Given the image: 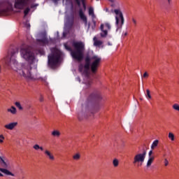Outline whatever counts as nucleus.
I'll list each match as a JSON object with an SVG mask.
<instances>
[{
  "label": "nucleus",
  "mask_w": 179,
  "mask_h": 179,
  "mask_svg": "<svg viewBox=\"0 0 179 179\" xmlns=\"http://www.w3.org/2000/svg\"><path fill=\"white\" fill-rule=\"evenodd\" d=\"M18 53L19 50L16 48L10 50L8 55L4 58L6 65L10 66L12 69L16 71L20 76H22L25 79H31L33 80L40 79V76L37 73V64H34L36 62V56L33 50H31V47L24 46L20 50L21 56L29 64H19L16 59H15V55Z\"/></svg>",
  "instance_id": "nucleus-1"
},
{
  "label": "nucleus",
  "mask_w": 179,
  "mask_h": 179,
  "mask_svg": "<svg viewBox=\"0 0 179 179\" xmlns=\"http://www.w3.org/2000/svg\"><path fill=\"white\" fill-rule=\"evenodd\" d=\"M73 46L76 50H72L71 46L66 44L64 45L66 50L71 52L72 58L78 62H81L83 60V51H85V44H83L82 42H73Z\"/></svg>",
  "instance_id": "nucleus-2"
},
{
  "label": "nucleus",
  "mask_w": 179,
  "mask_h": 179,
  "mask_svg": "<svg viewBox=\"0 0 179 179\" xmlns=\"http://www.w3.org/2000/svg\"><path fill=\"white\" fill-rule=\"evenodd\" d=\"M62 59V52L58 49H54L51 54L48 56V65L51 69H55L58 66V64Z\"/></svg>",
  "instance_id": "nucleus-3"
},
{
  "label": "nucleus",
  "mask_w": 179,
  "mask_h": 179,
  "mask_svg": "<svg viewBox=\"0 0 179 179\" xmlns=\"http://www.w3.org/2000/svg\"><path fill=\"white\" fill-rule=\"evenodd\" d=\"M31 3V0H15L14 8L15 9H20L24 10V17H26L27 15H29V12H30V3Z\"/></svg>",
  "instance_id": "nucleus-4"
},
{
  "label": "nucleus",
  "mask_w": 179,
  "mask_h": 179,
  "mask_svg": "<svg viewBox=\"0 0 179 179\" xmlns=\"http://www.w3.org/2000/svg\"><path fill=\"white\" fill-rule=\"evenodd\" d=\"M0 160L1 162V167H3L0 168V171L1 173H3V174H6V176H11L12 177H15V174L8 170V169L10 168V164L9 163V160L5 158V157H0Z\"/></svg>",
  "instance_id": "nucleus-5"
},
{
  "label": "nucleus",
  "mask_w": 179,
  "mask_h": 179,
  "mask_svg": "<svg viewBox=\"0 0 179 179\" xmlns=\"http://www.w3.org/2000/svg\"><path fill=\"white\" fill-rule=\"evenodd\" d=\"M114 13L117 15L115 16V25L118 29H121L122 26H124V23L125 22V20L124 18V15L122 14V12L120 9H115Z\"/></svg>",
  "instance_id": "nucleus-6"
},
{
  "label": "nucleus",
  "mask_w": 179,
  "mask_h": 179,
  "mask_svg": "<svg viewBox=\"0 0 179 179\" xmlns=\"http://www.w3.org/2000/svg\"><path fill=\"white\" fill-rule=\"evenodd\" d=\"M92 62L91 64V71L92 73H96L97 72V69L99 68L100 65V62H101V57L94 55L91 58Z\"/></svg>",
  "instance_id": "nucleus-7"
},
{
  "label": "nucleus",
  "mask_w": 179,
  "mask_h": 179,
  "mask_svg": "<svg viewBox=\"0 0 179 179\" xmlns=\"http://www.w3.org/2000/svg\"><path fill=\"white\" fill-rule=\"evenodd\" d=\"M146 157V150H143V153L136 154L134 157L133 164H137L138 166H142Z\"/></svg>",
  "instance_id": "nucleus-8"
},
{
  "label": "nucleus",
  "mask_w": 179,
  "mask_h": 179,
  "mask_svg": "<svg viewBox=\"0 0 179 179\" xmlns=\"http://www.w3.org/2000/svg\"><path fill=\"white\" fill-rule=\"evenodd\" d=\"M104 27L108 30H111V25L110 24V23L106 22L104 24H101L100 27L101 31L100 36L101 37H102V38L107 37L108 34V31L107 29H104Z\"/></svg>",
  "instance_id": "nucleus-9"
},
{
  "label": "nucleus",
  "mask_w": 179,
  "mask_h": 179,
  "mask_svg": "<svg viewBox=\"0 0 179 179\" xmlns=\"http://www.w3.org/2000/svg\"><path fill=\"white\" fill-rule=\"evenodd\" d=\"M36 43L38 45H41V47H44V45H45V31L39 33L38 34Z\"/></svg>",
  "instance_id": "nucleus-10"
},
{
  "label": "nucleus",
  "mask_w": 179,
  "mask_h": 179,
  "mask_svg": "<svg viewBox=\"0 0 179 179\" xmlns=\"http://www.w3.org/2000/svg\"><path fill=\"white\" fill-rule=\"evenodd\" d=\"M100 100H101V95L97 92L91 94L87 99L88 103H94Z\"/></svg>",
  "instance_id": "nucleus-11"
},
{
  "label": "nucleus",
  "mask_w": 179,
  "mask_h": 179,
  "mask_svg": "<svg viewBox=\"0 0 179 179\" xmlns=\"http://www.w3.org/2000/svg\"><path fill=\"white\" fill-rule=\"evenodd\" d=\"M8 3L6 1H2L0 3V8H1V9H0V12L1 13H6V12H8Z\"/></svg>",
  "instance_id": "nucleus-12"
},
{
  "label": "nucleus",
  "mask_w": 179,
  "mask_h": 179,
  "mask_svg": "<svg viewBox=\"0 0 179 179\" xmlns=\"http://www.w3.org/2000/svg\"><path fill=\"white\" fill-rule=\"evenodd\" d=\"M16 127H17V122H10L4 125V128H6V129H8L9 131H13Z\"/></svg>",
  "instance_id": "nucleus-13"
},
{
  "label": "nucleus",
  "mask_w": 179,
  "mask_h": 179,
  "mask_svg": "<svg viewBox=\"0 0 179 179\" xmlns=\"http://www.w3.org/2000/svg\"><path fill=\"white\" fill-rule=\"evenodd\" d=\"M54 3H58V1L59 0H52ZM65 2L66 6H71V8H73V4L72 3V0H63V3Z\"/></svg>",
  "instance_id": "nucleus-14"
},
{
  "label": "nucleus",
  "mask_w": 179,
  "mask_h": 179,
  "mask_svg": "<svg viewBox=\"0 0 179 179\" xmlns=\"http://www.w3.org/2000/svg\"><path fill=\"white\" fill-rule=\"evenodd\" d=\"M109 2H111L110 4L111 8H118L120 6V2L118 0H108Z\"/></svg>",
  "instance_id": "nucleus-15"
},
{
  "label": "nucleus",
  "mask_w": 179,
  "mask_h": 179,
  "mask_svg": "<svg viewBox=\"0 0 179 179\" xmlns=\"http://www.w3.org/2000/svg\"><path fill=\"white\" fill-rule=\"evenodd\" d=\"M79 15H80V19H82V20H83V22H86V20H87V17H86V15H85V14L83 13V11L82 10H80Z\"/></svg>",
  "instance_id": "nucleus-16"
},
{
  "label": "nucleus",
  "mask_w": 179,
  "mask_h": 179,
  "mask_svg": "<svg viewBox=\"0 0 179 179\" xmlns=\"http://www.w3.org/2000/svg\"><path fill=\"white\" fill-rule=\"evenodd\" d=\"M8 113H11L13 115H15L17 113L16 108L15 106H11L10 108L7 109Z\"/></svg>",
  "instance_id": "nucleus-17"
},
{
  "label": "nucleus",
  "mask_w": 179,
  "mask_h": 179,
  "mask_svg": "<svg viewBox=\"0 0 179 179\" xmlns=\"http://www.w3.org/2000/svg\"><path fill=\"white\" fill-rule=\"evenodd\" d=\"M154 160H155V157H150L147 162V167H150Z\"/></svg>",
  "instance_id": "nucleus-18"
},
{
  "label": "nucleus",
  "mask_w": 179,
  "mask_h": 179,
  "mask_svg": "<svg viewBox=\"0 0 179 179\" xmlns=\"http://www.w3.org/2000/svg\"><path fill=\"white\" fill-rule=\"evenodd\" d=\"M90 69H84V71H83V75H85V78H87L88 79L90 76Z\"/></svg>",
  "instance_id": "nucleus-19"
},
{
  "label": "nucleus",
  "mask_w": 179,
  "mask_h": 179,
  "mask_svg": "<svg viewBox=\"0 0 179 179\" xmlns=\"http://www.w3.org/2000/svg\"><path fill=\"white\" fill-rule=\"evenodd\" d=\"M94 45L96 46H100L101 44H103V42L101 41H97V38L96 36L94 37Z\"/></svg>",
  "instance_id": "nucleus-20"
},
{
  "label": "nucleus",
  "mask_w": 179,
  "mask_h": 179,
  "mask_svg": "<svg viewBox=\"0 0 179 179\" xmlns=\"http://www.w3.org/2000/svg\"><path fill=\"white\" fill-rule=\"evenodd\" d=\"M52 136H55L56 138H59V136H61V132H59V131L58 130H54L52 132Z\"/></svg>",
  "instance_id": "nucleus-21"
},
{
  "label": "nucleus",
  "mask_w": 179,
  "mask_h": 179,
  "mask_svg": "<svg viewBox=\"0 0 179 179\" xmlns=\"http://www.w3.org/2000/svg\"><path fill=\"white\" fill-rule=\"evenodd\" d=\"M45 155H47L50 160H55V157H54V155L51 152H50L48 150L45 151Z\"/></svg>",
  "instance_id": "nucleus-22"
},
{
  "label": "nucleus",
  "mask_w": 179,
  "mask_h": 179,
  "mask_svg": "<svg viewBox=\"0 0 179 179\" xmlns=\"http://www.w3.org/2000/svg\"><path fill=\"white\" fill-rule=\"evenodd\" d=\"M159 145V140H155L153 141L152 145H151V149H154Z\"/></svg>",
  "instance_id": "nucleus-23"
},
{
  "label": "nucleus",
  "mask_w": 179,
  "mask_h": 179,
  "mask_svg": "<svg viewBox=\"0 0 179 179\" xmlns=\"http://www.w3.org/2000/svg\"><path fill=\"white\" fill-rule=\"evenodd\" d=\"M168 137L169 138V139H171V141H174L176 140V137L174 136V134L169 132V136Z\"/></svg>",
  "instance_id": "nucleus-24"
},
{
  "label": "nucleus",
  "mask_w": 179,
  "mask_h": 179,
  "mask_svg": "<svg viewBox=\"0 0 179 179\" xmlns=\"http://www.w3.org/2000/svg\"><path fill=\"white\" fill-rule=\"evenodd\" d=\"M145 97H147L148 100H150V99H152V95H150V90H146Z\"/></svg>",
  "instance_id": "nucleus-25"
},
{
  "label": "nucleus",
  "mask_w": 179,
  "mask_h": 179,
  "mask_svg": "<svg viewBox=\"0 0 179 179\" xmlns=\"http://www.w3.org/2000/svg\"><path fill=\"white\" fill-rule=\"evenodd\" d=\"M15 106H16L17 108L19 110H23V107H22V105L20 104V102L16 101L15 103Z\"/></svg>",
  "instance_id": "nucleus-26"
},
{
  "label": "nucleus",
  "mask_w": 179,
  "mask_h": 179,
  "mask_svg": "<svg viewBox=\"0 0 179 179\" xmlns=\"http://www.w3.org/2000/svg\"><path fill=\"white\" fill-rule=\"evenodd\" d=\"M113 164L114 167H118V164H120V162L117 159H115L113 161Z\"/></svg>",
  "instance_id": "nucleus-27"
},
{
  "label": "nucleus",
  "mask_w": 179,
  "mask_h": 179,
  "mask_svg": "<svg viewBox=\"0 0 179 179\" xmlns=\"http://www.w3.org/2000/svg\"><path fill=\"white\" fill-rule=\"evenodd\" d=\"M172 108H173V110H175L176 111H178L179 112V105L178 103H174L172 106Z\"/></svg>",
  "instance_id": "nucleus-28"
},
{
  "label": "nucleus",
  "mask_w": 179,
  "mask_h": 179,
  "mask_svg": "<svg viewBox=\"0 0 179 179\" xmlns=\"http://www.w3.org/2000/svg\"><path fill=\"white\" fill-rule=\"evenodd\" d=\"M88 13L90 16H92V15H94V10L93 8L90 7L88 10Z\"/></svg>",
  "instance_id": "nucleus-29"
},
{
  "label": "nucleus",
  "mask_w": 179,
  "mask_h": 179,
  "mask_svg": "<svg viewBox=\"0 0 179 179\" xmlns=\"http://www.w3.org/2000/svg\"><path fill=\"white\" fill-rule=\"evenodd\" d=\"M131 22H133L134 27H136V26L138 25V21L136 20V19H135V17H132Z\"/></svg>",
  "instance_id": "nucleus-30"
},
{
  "label": "nucleus",
  "mask_w": 179,
  "mask_h": 179,
  "mask_svg": "<svg viewBox=\"0 0 179 179\" xmlns=\"http://www.w3.org/2000/svg\"><path fill=\"white\" fill-rule=\"evenodd\" d=\"M83 69H85V66H83V64H80L78 66L79 72H80V73L83 72Z\"/></svg>",
  "instance_id": "nucleus-31"
},
{
  "label": "nucleus",
  "mask_w": 179,
  "mask_h": 179,
  "mask_svg": "<svg viewBox=\"0 0 179 179\" xmlns=\"http://www.w3.org/2000/svg\"><path fill=\"white\" fill-rule=\"evenodd\" d=\"M73 159L74 160H79V159H80V154H76L74 156H73Z\"/></svg>",
  "instance_id": "nucleus-32"
},
{
  "label": "nucleus",
  "mask_w": 179,
  "mask_h": 179,
  "mask_svg": "<svg viewBox=\"0 0 179 179\" xmlns=\"http://www.w3.org/2000/svg\"><path fill=\"white\" fill-rule=\"evenodd\" d=\"M91 17H92V23H94V24H96V23H97L96 22V15H94V14H92V15H91Z\"/></svg>",
  "instance_id": "nucleus-33"
},
{
  "label": "nucleus",
  "mask_w": 179,
  "mask_h": 179,
  "mask_svg": "<svg viewBox=\"0 0 179 179\" xmlns=\"http://www.w3.org/2000/svg\"><path fill=\"white\" fill-rule=\"evenodd\" d=\"M84 69H90V63H85L84 65Z\"/></svg>",
  "instance_id": "nucleus-34"
},
{
  "label": "nucleus",
  "mask_w": 179,
  "mask_h": 179,
  "mask_svg": "<svg viewBox=\"0 0 179 179\" xmlns=\"http://www.w3.org/2000/svg\"><path fill=\"white\" fill-rule=\"evenodd\" d=\"M33 148L34 149H35V150H40V145H38V144L34 145Z\"/></svg>",
  "instance_id": "nucleus-35"
},
{
  "label": "nucleus",
  "mask_w": 179,
  "mask_h": 179,
  "mask_svg": "<svg viewBox=\"0 0 179 179\" xmlns=\"http://www.w3.org/2000/svg\"><path fill=\"white\" fill-rule=\"evenodd\" d=\"M2 139H5V137L3 136V135L1 134L0 135V143H3V140Z\"/></svg>",
  "instance_id": "nucleus-36"
},
{
  "label": "nucleus",
  "mask_w": 179,
  "mask_h": 179,
  "mask_svg": "<svg viewBox=\"0 0 179 179\" xmlns=\"http://www.w3.org/2000/svg\"><path fill=\"white\" fill-rule=\"evenodd\" d=\"M85 63H87V64H90V57H87L85 58Z\"/></svg>",
  "instance_id": "nucleus-37"
},
{
  "label": "nucleus",
  "mask_w": 179,
  "mask_h": 179,
  "mask_svg": "<svg viewBox=\"0 0 179 179\" xmlns=\"http://www.w3.org/2000/svg\"><path fill=\"white\" fill-rule=\"evenodd\" d=\"M68 35V31H64L63 32V38H65V37H66V36Z\"/></svg>",
  "instance_id": "nucleus-38"
},
{
  "label": "nucleus",
  "mask_w": 179,
  "mask_h": 179,
  "mask_svg": "<svg viewBox=\"0 0 179 179\" xmlns=\"http://www.w3.org/2000/svg\"><path fill=\"white\" fill-rule=\"evenodd\" d=\"M37 6H38V4H31V8L33 9L34 8H37Z\"/></svg>",
  "instance_id": "nucleus-39"
},
{
  "label": "nucleus",
  "mask_w": 179,
  "mask_h": 179,
  "mask_svg": "<svg viewBox=\"0 0 179 179\" xmlns=\"http://www.w3.org/2000/svg\"><path fill=\"white\" fill-rule=\"evenodd\" d=\"M143 78H148L149 77V74L148 73V72H145L143 76Z\"/></svg>",
  "instance_id": "nucleus-40"
},
{
  "label": "nucleus",
  "mask_w": 179,
  "mask_h": 179,
  "mask_svg": "<svg viewBox=\"0 0 179 179\" xmlns=\"http://www.w3.org/2000/svg\"><path fill=\"white\" fill-rule=\"evenodd\" d=\"M164 164L166 166H169V160H167V159H164Z\"/></svg>",
  "instance_id": "nucleus-41"
},
{
  "label": "nucleus",
  "mask_w": 179,
  "mask_h": 179,
  "mask_svg": "<svg viewBox=\"0 0 179 179\" xmlns=\"http://www.w3.org/2000/svg\"><path fill=\"white\" fill-rule=\"evenodd\" d=\"M153 154V151L152 150H150L148 153V156L149 157H152V155Z\"/></svg>",
  "instance_id": "nucleus-42"
},
{
  "label": "nucleus",
  "mask_w": 179,
  "mask_h": 179,
  "mask_svg": "<svg viewBox=\"0 0 179 179\" xmlns=\"http://www.w3.org/2000/svg\"><path fill=\"white\" fill-rule=\"evenodd\" d=\"M38 52H39V54H41V55H44V50H41V49H40V50H38Z\"/></svg>",
  "instance_id": "nucleus-43"
},
{
  "label": "nucleus",
  "mask_w": 179,
  "mask_h": 179,
  "mask_svg": "<svg viewBox=\"0 0 179 179\" xmlns=\"http://www.w3.org/2000/svg\"><path fill=\"white\" fill-rule=\"evenodd\" d=\"M25 26L27 29H30V24L28 22H26Z\"/></svg>",
  "instance_id": "nucleus-44"
},
{
  "label": "nucleus",
  "mask_w": 179,
  "mask_h": 179,
  "mask_svg": "<svg viewBox=\"0 0 179 179\" xmlns=\"http://www.w3.org/2000/svg\"><path fill=\"white\" fill-rule=\"evenodd\" d=\"M96 23H93V25L92 26V30H95V29H96Z\"/></svg>",
  "instance_id": "nucleus-45"
},
{
  "label": "nucleus",
  "mask_w": 179,
  "mask_h": 179,
  "mask_svg": "<svg viewBox=\"0 0 179 179\" xmlns=\"http://www.w3.org/2000/svg\"><path fill=\"white\" fill-rule=\"evenodd\" d=\"M168 5H171L172 0H166Z\"/></svg>",
  "instance_id": "nucleus-46"
},
{
  "label": "nucleus",
  "mask_w": 179,
  "mask_h": 179,
  "mask_svg": "<svg viewBox=\"0 0 179 179\" xmlns=\"http://www.w3.org/2000/svg\"><path fill=\"white\" fill-rule=\"evenodd\" d=\"M80 1L82 0H76V2H77L78 5H80Z\"/></svg>",
  "instance_id": "nucleus-47"
},
{
  "label": "nucleus",
  "mask_w": 179,
  "mask_h": 179,
  "mask_svg": "<svg viewBox=\"0 0 179 179\" xmlns=\"http://www.w3.org/2000/svg\"><path fill=\"white\" fill-rule=\"evenodd\" d=\"M84 23H85V26H87V20H86V21H84Z\"/></svg>",
  "instance_id": "nucleus-48"
},
{
  "label": "nucleus",
  "mask_w": 179,
  "mask_h": 179,
  "mask_svg": "<svg viewBox=\"0 0 179 179\" xmlns=\"http://www.w3.org/2000/svg\"><path fill=\"white\" fill-rule=\"evenodd\" d=\"M40 101H44V98L41 97V99H40Z\"/></svg>",
  "instance_id": "nucleus-49"
},
{
  "label": "nucleus",
  "mask_w": 179,
  "mask_h": 179,
  "mask_svg": "<svg viewBox=\"0 0 179 179\" xmlns=\"http://www.w3.org/2000/svg\"><path fill=\"white\" fill-rule=\"evenodd\" d=\"M89 29H90V22L88 23V28H87L88 31H89Z\"/></svg>",
  "instance_id": "nucleus-50"
},
{
  "label": "nucleus",
  "mask_w": 179,
  "mask_h": 179,
  "mask_svg": "<svg viewBox=\"0 0 179 179\" xmlns=\"http://www.w3.org/2000/svg\"><path fill=\"white\" fill-rule=\"evenodd\" d=\"M42 152H43V150H44V148H43V147H40V148H39Z\"/></svg>",
  "instance_id": "nucleus-51"
},
{
  "label": "nucleus",
  "mask_w": 179,
  "mask_h": 179,
  "mask_svg": "<svg viewBox=\"0 0 179 179\" xmlns=\"http://www.w3.org/2000/svg\"><path fill=\"white\" fill-rule=\"evenodd\" d=\"M0 177H3V174H2L1 173H0Z\"/></svg>",
  "instance_id": "nucleus-52"
},
{
  "label": "nucleus",
  "mask_w": 179,
  "mask_h": 179,
  "mask_svg": "<svg viewBox=\"0 0 179 179\" xmlns=\"http://www.w3.org/2000/svg\"><path fill=\"white\" fill-rule=\"evenodd\" d=\"M105 10H106V12H108V8H106L105 9Z\"/></svg>",
  "instance_id": "nucleus-53"
},
{
  "label": "nucleus",
  "mask_w": 179,
  "mask_h": 179,
  "mask_svg": "<svg viewBox=\"0 0 179 179\" xmlns=\"http://www.w3.org/2000/svg\"><path fill=\"white\" fill-rule=\"evenodd\" d=\"M78 80L80 82V78H78Z\"/></svg>",
  "instance_id": "nucleus-54"
},
{
  "label": "nucleus",
  "mask_w": 179,
  "mask_h": 179,
  "mask_svg": "<svg viewBox=\"0 0 179 179\" xmlns=\"http://www.w3.org/2000/svg\"><path fill=\"white\" fill-rule=\"evenodd\" d=\"M127 33H125V34H124V36H127Z\"/></svg>",
  "instance_id": "nucleus-55"
},
{
  "label": "nucleus",
  "mask_w": 179,
  "mask_h": 179,
  "mask_svg": "<svg viewBox=\"0 0 179 179\" xmlns=\"http://www.w3.org/2000/svg\"><path fill=\"white\" fill-rule=\"evenodd\" d=\"M0 72H1V69H0Z\"/></svg>",
  "instance_id": "nucleus-56"
},
{
  "label": "nucleus",
  "mask_w": 179,
  "mask_h": 179,
  "mask_svg": "<svg viewBox=\"0 0 179 179\" xmlns=\"http://www.w3.org/2000/svg\"><path fill=\"white\" fill-rule=\"evenodd\" d=\"M96 1H99V0H96Z\"/></svg>",
  "instance_id": "nucleus-57"
}]
</instances>
